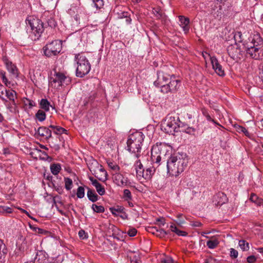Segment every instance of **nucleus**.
<instances>
[{
    "instance_id": "4",
    "label": "nucleus",
    "mask_w": 263,
    "mask_h": 263,
    "mask_svg": "<svg viewBox=\"0 0 263 263\" xmlns=\"http://www.w3.org/2000/svg\"><path fill=\"white\" fill-rule=\"evenodd\" d=\"M75 60L77 63L76 76L83 78L89 72L91 69V65L87 58L82 54L76 55Z\"/></svg>"
},
{
    "instance_id": "15",
    "label": "nucleus",
    "mask_w": 263,
    "mask_h": 263,
    "mask_svg": "<svg viewBox=\"0 0 263 263\" xmlns=\"http://www.w3.org/2000/svg\"><path fill=\"white\" fill-rule=\"evenodd\" d=\"M227 195L222 192H219L213 197V202L216 206H221L228 201Z\"/></svg>"
},
{
    "instance_id": "6",
    "label": "nucleus",
    "mask_w": 263,
    "mask_h": 263,
    "mask_svg": "<svg viewBox=\"0 0 263 263\" xmlns=\"http://www.w3.org/2000/svg\"><path fill=\"white\" fill-rule=\"evenodd\" d=\"M177 121H178V117H167L161 124V128L165 133L175 135V132H178V124Z\"/></svg>"
},
{
    "instance_id": "47",
    "label": "nucleus",
    "mask_w": 263,
    "mask_h": 263,
    "mask_svg": "<svg viewBox=\"0 0 263 263\" xmlns=\"http://www.w3.org/2000/svg\"><path fill=\"white\" fill-rule=\"evenodd\" d=\"M238 251L233 248L230 249V256L231 257L236 258L238 256Z\"/></svg>"
},
{
    "instance_id": "48",
    "label": "nucleus",
    "mask_w": 263,
    "mask_h": 263,
    "mask_svg": "<svg viewBox=\"0 0 263 263\" xmlns=\"http://www.w3.org/2000/svg\"><path fill=\"white\" fill-rule=\"evenodd\" d=\"M147 231L156 235L157 232V228L155 227H149L147 228Z\"/></svg>"
},
{
    "instance_id": "44",
    "label": "nucleus",
    "mask_w": 263,
    "mask_h": 263,
    "mask_svg": "<svg viewBox=\"0 0 263 263\" xmlns=\"http://www.w3.org/2000/svg\"><path fill=\"white\" fill-rule=\"evenodd\" d=\"M97 8H101L104 5L103 0H92Z\"/></svg>"
},
{
    "instance_id": "60",
    "label": "nucleus",
    "mask_w": 263,
    "mask_h": 263,
    "mask_svg": "<svg viewBox=\"0 0 263 263\" xmlns=\"http://www.w3.org/2000/svg\"><path fill=\"white\" fill-rule=\"evenodd\" d=\"M177 235L178 236H186L187 235V233L185 231L179 230Z\"/></svg>"
},
{
    "instance_id": "36",
    "label": "nucleus",
    "mask_w": 263,
    "mask_h": 263,
    "mask_svg": "<svg viewBox=\"0 0 263 263\" xmlns=\"http://www.w3.org/2000/svg\"><path fill=\"white\" fill-rule=\"evenodd\" d=\"M12 209L7 206H0V213L2 214L11 213Z\"/></svg>"
},
{
    "instance_id": "34",
    "label": "nucleus",
    "mask_w": 263,
    "mask_h": 263,
    "mask_svg": "<svg viewBox=\"0 0 263 263\" xmlns=\"http://www.w3.org/2000/svg\"><path fill=\"white\" fill-rule=\"evenodd\" d=\"M219 243L217 240H210L206 242V245L210 249H214L216 248Z\"/></svg>"
},
{
    "instance_id": "32",
    "label": "nucleus",
    "mask_w": 263,
    "mask_h": 263,
    "mask_svg": "<svg viewBox=\"0 0 263 263\" xmlns=\"http://www.w3.org/2000/svg\"><path fill=\"white\" fill-rule=\"evenodd\" d=\"M169 234H170V232L168 231H166L162 229H157V232H156V236H157V237H159L160 238H164L167 235H168Z\"/></svg>"
},
{
    "instance_id": "57",
    "label": "nucleus",
    "mask_w": 263,
    "mask_h": 263,
    "mask_svg": "<svg viewBox=\"0 0 263 263\" xmlns=\"http://www.w3.org/2000/svg\"><path fill=\"white\" fill-rule=\"evenodd\" d=\"M165 218L163 217L159 218L156 219V221L158 222H160V224L162 226H164L165 224Z\"/></svg>"
},
{
    "instance_id": "7",
    "label": "nucleus",
    "mask_w": 263,
    "mask_h": 263,
    "mask_svg": "<svg viewBox=\"0 0 263 263\" xmlns=\"http://www.w3.org/2000/svg\"><path fill=\"white\" fill-rule=\"evenodd\" d=\"M135 167L137 175L146 180L151 179L156 171L154 166L144 167L140 160L136 162Z\"/></svg>"
},
{
    "instance_id": "27",
    "label": "nucleus",
    "mask_w": 263,
    "mask_h": 263,
    "mask_svg": "<svg viewBox=\"0 0 263 263\" xmlns=\"http://www.w3.org/2000/svg\"><path fill=\"white\" fill-rule=\"evenodd\" d=\"M46 114L44 111L40 109L35 114L36 118L40 122L44 121L46 119Z\"/></svg>"
},
{
    "instance_id": "46",
    "label": "nucleus",
    "mask_w": 263,
    "mask_h": 263,
    "mask_svg": "<svg viewBox=\"0 0 263 263\" xmlns=\"http://www.w3.org/2000/svg\"><path fill=\"white\" fill-rule=\"evenodd\" d=\"M137 233V231L135 228H130L127 232V234L130 237H134V236H135L136 235Z\"/></svg>"
},
{
    "instance_id": "26",
    "label": "nucleus",
    "mask_w": 263,
    "mask_h": 263,
    "mask_svg": "<svg viewBox=\"0 0 263 263\" xmlns=\"http://www.w3.org/2000/svg\"><path fill=\"white\" fill-rule=\"evenodd\" d=\"M61 170V166L59 163H54L50 165L51 172L54 175H58Z\"/></svg>"
},
{
    "instance_id": "14",
    "label": "nucleus",
    "mask_w": 263,
    "mask_h": 263,
    "mask_svg": "<svg viewBox=\"0 0 263 263\" xmlns=\"http://www.w3.org/2000/svg\"><path fill=\"white\" fill-rule=\"evenodd\" d=\"M210 60L212 65L213 69L215 72L219 76L223 77L225 75L224 70L222 66L219 63L217 59L213 56L210 57Z\"/></svg>"
},
{
    "instance_id": "42",
    "label": "nucleus",
    "mask_w": 263,
    "mask_h": 263,
    "mask_svg": "<svg viewBox=\"0 0 263 263\" xmlns=\"http://www.w3.org/2000/svg\"><path fill=\"white\" fill-rule=\"evenodd\" d=\"M24 104L25 105H28L29 108H31L35 105V103L33 101L29 99H26V100L24 101Z\"/></svg>"
},
{
    "instance_id": "22",
    "label": "nucleus",
    "mask_w": 263,
    "mask_h": 263,
    "mask_svg": "<svg viewBox=\"0 0 263 263\" xmlns=\"http://www.w3.org/2000/svg\"><path fill=\"white\" fill-rule=\"evenodd\" d=\"M88 189V191L87 193V196L88 199L92 202H95L98 200L99 196L95 193L94 190H91L88 187H87Z\"/></svg>"
},
{
    "instance_id": "12",
    "label": "nucleus",
    "mask_w": 263,
    "mask_h": 263,
    "mask_svg": "<svg viewBox=\"0 0 263 263\" xmlns=\"http://www.w3.org/2000/svg\"><path fill=\"white\" fill-rule=\"evenodd\" d=\"M171 77L170 74L162 71H157V79L154 82V84L156 87H160L161 89L162 85H165V83L170 80Z\"/></svg>"
},
{
    "instance_id": "21",
    "label": "nucleus",
    "mask_w": 263,
    "mask_h": 263,
    "mask_svg": "<svg viewBox=\"0 0 263 263\" xmlns=\"http://www.w3.org/2000/svg\"><path fill=\"white\" fill-rule=\"evenodd\" d=\"M179 20L180 22V26L182 27L185 32L189 31L190 27L189 24L190 23V20L187 17H185L183 16H179Z\"/></svg>"
},
{
    "instance_id": "1",
    "label": "nucleus",
    "mask_w": 263,
    "mask_h": 263,
    "mask_svg": "<svg viewBox=\"0 0 263 263\" xmlns=\"http://www.w3.org/2000/svg\"><path fill=\"white\" fill-rule=\"evenodd\" d=\"M249 41L243 44L247 53L255 60H259L263 57V40L258 34L249 38Z\"/></svg>"
},
{
    "instance_id": "53",
    "label": "nucleus",
    "mask_w": 263,
    "mask_h": 263,
    "mask_svg": "<svg viewBox=\"0 0 263 263\" xmlns=\"http://www.w3.org/2000/svg\"><path fill=\"white\" fill-rule=\"evenodd\" d=\"M170 229L172 232L175 233L176 234H177L178 232L179 231V230H180L174 224L171 225Z\"/></svg>"
},
{
    "instance_id": "20",
    "label": "nucleus",
    "mask_w": 263,
    "mask_h": 263,
    "mask_svg": "<svg viewBox=\"0 0 263 263\" xmlns=\"http://www.w3.org/2000/svg\"><path fill=\"white\" fill-rule=\"evenodd\" d=\"M36 133L40 136L49 139L51 137V130L46 127H40Z\"/></svg>"
},
{
    "instance_id": "55",
    "label": "nucleus",
    "mask_w": 263,
    "mask_h": 263,
    "mask_svg": "<svg viewBox=\"0 0 263 263\" xmlns=\"http://www.w3.org/2000/svg\"><path fill=\"white\" fill-rule=\"evenodd\" d=\"M259 198L255 194H252L250 197V200L256 203Z\"/></svg>"
},
{
    "instance_id": "9",
    "label": "nucleus",
    "mask_w": 263,
    "mask_h": 263,
    "mask_svg": "<svg viewBox=\"0 0 263 263\" xmlns=\"http://www.w3.org/2000/svg\"><path fill=\"white\" fill-rule=\"evenodd\" d=\"M26 24L29 26L32 32L37 37L41 36L44 30L43 23L38 19L32 17L26 19Z\"/></svg>"
},
{
    "instance_id": "28",
    "label": "nucleus",
    "mask_w": 263,
    "mask_h": 263,
    "mask_svg": "<svg viewBox=\"0 0 263 263\" xmlns=\"http://www.w3.org/2000/svg\"><path fill=\"white\" fill-rule=\"evenodd\" d=\"M124 208L122 206H117V207H111L109 208V211L112 214L117 216V213H121L123 212Z\"/></svg>"
},
{
    "instance_id": "52",
    "label": "nucleus",
    "mask_w": 263,
    "mask_h": 263,
    "mask_svg": "<svg viewBox=\"0 0 263 263\" xmlns=\"http://www.w3.org/2000/svg\"><path fill=\"white\" fill-rule=\"evenodd\" d=\"M170 229L172 232L175 233L176 234H177L178 232L179 231V230H180L174 224L171 225Z\"/></svg>"
},
{
    "instance_id": "41",
    "label": "nucleus",
    "mask_w": 263,
    "mask_h": 263,
    "mask_svg": "<svg viewBox=\"0 0 263 263\" xmlns=\"http://www.w3.org/2000/svg\"><path fill=\"white\" fill-rule=\"evenodd\" d=\"M7 90L5 87L0 83V98L2 100H4V96L5 95Z\"/></svg>"
},
{
    "instance_id": "2",
    "label": "nucleus",
    "mask_w": 263,
    "mask_h": 263,
    "mask_svg": "<svg viewBox=\"0 0 263 263\" xmlns=\"http://www.w3.org/2000/svg\"><path fill=\"white\" fill-rule=\"evenodd\" d=\"M188 163L185 155H172L167 160V173L171 176H177L182 173Z\"/></svg>"
},
{
    "instance_id": "43",
    "label": "nucleus",
    "mask_w": 263,
    "mask_h": 263,
    "mask_svg": "<svg viewBox=\"0 0 263 263\" xmlns=\"http://www.w3.org/2000/svg\"><path fill=\"white\" fill-rule=\"evenodd\" d=\"M108 164L109 167L112 170L115 171L116 173L118 172L120 170L119 166L112 162H109L108 163Z\"/></svg>"
},
{
    "instance_id": "29",
    "label": "nucleus",
    "mask_w": 263,
    "mask_h": 263,
    "mask_svg": "<svg viewBox=\"0 0 263 263\" xmlns=\"http://www.w3.org/2000/svg\"><path fill=\"white\" fill-rule=\"evenodd\" d=\"M122 198L125 201L132 200L133 197L130 191L128 189L124 190Z\"/></svg>"
},
{
    "instance_id": "10",
    "label": "nucleus",
    "mask_w": 263,
    "mask_h": 263,
    "mask_svg": "<svg viewBox=\"0 0 263 263\" xmlns=\"http://www.w3.org/2000/svg\"><path fill=\"white\" fill-rule=\"evenodd\" d=\"M181 86V81L179 80L175 79L174 75L170 77V82L164 85H162L160 91L163 93L168 92L175 93Z\"/></svg>"
},
{
    "instance_id": "59",
    "label": "nucleus",
    "mask_w": 263,
    "mask_h": 263,
    "mask_svg": "<svg viewBox=\"0 0 263 263\" xmlns=\"http://www.w3.org/2000/svg\"><path fill=\"white\" fill-rule=\"evenodd\" d=\"M205 118L208 121H211L216 124L219 125L214 120L212 119L209 114L206 115Z\"/></svg>"
},
{
    "instance_id": "39",
    "label": "nucleus",
    "mask_w": 263,
    "mask_h": 263,
    "mask_svg": "<svg viewBox=\"0 0 263 263\" xmlns=\"http://www.w3.org/2000/svg\"><path fill=\"white\" fill-rule=\"evenodd\" d=\"M180 132L182 131V132H184L186 134L190 135H194L195 132L196 131L195 128L191 127H187L185 128H182V130H179Z\"/></svg>"
},
{
    "instance_id": "62",
    "label": "nucleus",
    "mask_w": 263,
    "mask_h": 263,
    "mask_svg": "<svg viewBox=\"0 0 263 263\" xmlns=\"http://www.w3.org/2000/svg\"><path fill=\"white\" fill-rule=\"evenodd\" d=\"M153 13L155 14L156 16L159 17L161 16V14L160 13L159 11L157 9H154Z\"/></svg>"
},
{
    "instance_id": "38",
    "label": "nucleus",
    "mask_w": 263,
    "mask_h": 263,
    "mask_svg": "<svg viewBox=\"0 0 263 263\" xmlns=\"http://www.w3.org/2000/svg\"><path fill=\"white\" fill-rule=\"evenodd\" d=\"M5 74L6 73L5 71L2 70L0 71V76L2 79L3 82L7 86H8L10 84V82L8 81Z\"/></svg>"
},
{
    "instance_id": "3",
    "label": "nucleus",
    "mask_w": 263,
    "mask_h": 263,
    "mask_svg": "<svg viewBox=\"0 0 263 263\" xmlns=\"http://www.w3.org/2000/svg\"><path fill=\"white\" fill-rule=\"evenodd\" d=\"M144 135L142 132H137L128 137L127 141V150L132 153H134L136 157L138 158L141 152V145L144 141Z\"/></svg>"
},
{
    "instance_id": "8",
    "label": "nucleus",
    "mask_w": 263,
    "mask_h": 263,
    "mask_svg": "<svg viewBox=\"0 0 263 263\" xmlns=\"http://www.w3.org/2000/svg\"><path fill=\"white\" fill-rule=\"evenodd\" d=\"M62 49V43L59 40L53 41L47 44L43 48L44 53L50 58L58 55Z\"/></svg>"
},
{
    "instance_id": "51",
    "label": "nucleus",
    "mask_w": 263,
    "mask_h": 263,
    "mask_svg": "<svg viewBox=\"0 0 263 263\" xmlns=\"http://www.w3.org/2000/svg\"><path fill=\"white\" fill-rule=\"evenodd\" d=\"M78 234L79 237L82 239L87 238L86 233H85V231L83 230H80Z\"/></svg>"
},
{
    "instance_id": "13",
    "label": "nucleus",
    "mask_w": 263,
    "mask_h": 263,
    "mask_svg": "<svg viewBox=\"0 0 263 263\" xmlns=\"http://www.w3.org/2000/svg\"><path fill=\"white\" fill-rule=\"evenodd\" d=\"M161 160L160 148L158 145L154 146L151 149L152 162L158 166Z\"/></svg>"
},
{
    "instance_id": "56",
    "label": "nucleus",
    "mask_w": 263,
    "mask_h": 263,
    "mask_svg": "<svg viewBox=\"0 0 263 263\" xmlns=\"http://www.w3.org/2000/svg\"><path fill=\"white\" fill-rule=\"evenodd\" d=\"M178 125L179 126H177V129L179 130V128H183L184 127L185 128V125L184 124V123L181 122L179 120V118H178V121H177L176 122Z\"/></svg>"
},
{
    "instance_id": "64",
    "label": "nucleus",
    "mask_w": 263,
    "mask_h": 263,
    "mask_svg": "<svg viewBox=\"0 0 263 263\" xmlns=\"http://www.w3.org/2000/svg\"><path fill=\"white\" fill-rule=\"evenodd\" d=\"M256 203L258 205H263V199L258 198Z\"/></svg>"
},
{
    "instance_id": "31",
    "label": "nucleus",
    "mask_w": 263,
    "mask_h": 263,
    "mask_svg": "<svg viewBox=\"0 0 263 263\" xmlns=\"http://www.w3.org/2000/svg\"><path fill=\"white\" fill-rule=\"evenodd\" d=\"M93 211L96 213H103L105 211L104 208L102 205H98L96 204H93L91 206Z\"/></svg>"
},
{
    "instance_id": "19",
    "label": "nucleus",
    "mask_w": 263,
    "mask_h": 263,
    "mask_svg": "<svg viewBox=\"0 0 263 263\" xmlns=\"http://www.w3.org/2000/svg\"><path fill=\"white\" fill-rule=\"evenodd\" d=\"M34 259L35 263H45L47 260V254L43 251H39L36 252Z\"/></svg>"
},
{
    "instance_id": "45",
    "label": "nucleus",
    "mask_w": 263,
    "mask_h": 263,
    "mask_svg": "<svg viewBox=\"0 0 263 263\" xmlns=\"http://www.w3.org/2000/svg\"><path fill=\"white\" fill-rule=\"evenodd\" d=\"M48 25L51 28H54L56 26L57 23L53 18H50L47 21Z\"/></svg>"
},
{
    "instance_id": "18",
    "label": "nucleus",
    "mask_w": 263,
    "mask_h": 263,
    "mask_svg": "<svg viewBox=\"0 0 263 263\" xmlns=\"http://www.w3.org/2000/svg\"><path fill=\"white\" fill-rule=\"evenodd\" d=\"M3 61L5 63L7 70L13 74H16L17 69L16 66L10 61L7 57H4L3 58Z\"/></svg>"
},
{
    "instance_id": "5",
    "label": "nucleus",
    "mask_w": 263,
    "mask_h": 263,
    "mask_svg": "<svg viewBox=\"0 0 263 263\" xmlns=\"http://www.w3.org/2000/svg\"><path fill=\"white\" fill-rule=\"evenodd\" d=\"M70 81V78L63 73L55 71L53 77L50 78L49 83L50 87L59 89L63 85H68Z\"/></svg>"
},
{
    "instance_id": "63",
    "label": "nucleus",
    "mask_w": 263,
    "mask_h": 263,
    "mask_svg": "<svg viewBox=\"0 0 263 263\" xmlns=\"http://www.w3.org/2000/svg\"><path fill=\"white\" fill-rule=\"evenodd\" d=\"M44 178L49 181H50L52 178V176H51L50 174H47V176L46 175V174H44Z\"/></svg>"
},
{
    "instance_id": "24",
    "label": "nucleus",
    "mask_w": 263,
    "mask_h": 263,
    "mask_svg": "<svg viewBox=\"0 0 263 263\" xmlns=\"http://www.w3.org/2000/svg\"><path fill=\"white\" fill-rule=\"evenodd\" d=\"M237 132L239 133H243L245 134L246 136L249 138H251L253 134L250 133L248 129H247L245 127L240 126V125H237L235 126Z\"/></svg>"
},
{
    "instance_id": "25",
    "label": "nucleus",
    "mask_w": 263,
    "mask_h": 263,
    "mask_svg": "<svg viewBox=\"0 0 263 263\" xmlns=\"http://www.w3.org/2000/svg\"><path fill=\"white\" fill-rule=\"evenodd\" d=\"M5 96H6L10 100L12 101L13 104H15L14 100L16 97V92L14 90H7Z\"/></svg>"
},
{
    "instance_id": "11",
    "label": "nucleus",
    "mask_w": 263,
    "mask_h": 263,
    "mask_svg": "<svg viewBox=\"0 0 263 263\" xmlns=\"http://www.w3.org/2000/svg\"><path fill=\"white\" fill-rule=\"evenodd\" d=\"M227 51L229 56L234 60H240L242 57L243 51L236 43L229 45Z\"/></svg>"
},
{
    "instance_id": "17",
    "label": "nucleus",
    "mask_w": 263,
    "mask_h": 263,
    "mask_svg": "<svg viewBox=\"0 0 263 263\" xmlns=\"http://www.w3.org/2000/svg\"><path fill=\"white\" fill-rule=\"evenodd\" d=\"M89 179L93 186L95 187L98 193L101 196L104 195L105 194V190L104 186L92 177H90Z\"/></svg>"
},
{
    "instance_id": "30",
    "label": "nucleus",
    "mask_w": 263,
    "mask_h": 263,
    "mask_svg": "<svg viewBox=\"0 0 263 263\" xmlns=\"http://www.w3.org/2000/svg\"><path fill=\"white\" fill-rule=\"evenodd\" d=\"M239 246L242 251H247L249 249V243L245 240L239 241Z\"/></svg>"
},
{
    "instance_id": "49",
    "label": "nucleus",
    "mask_w": 263,
    "mask_h": 263,
    "mask_svg": "<svg viewBox=\"0 0 263 263\" xmlns=\"http://www.w3.org/2000/svg\"><path fill=\"white\" fill-rule=\"evenodd\" d=\"M161 262L162 263H174V260L170 256H166L165 258L163 259Z\"/></svg>"
},
{
    "instance_id": "40",
    "label": "nucleus",
    "mask_w": 263,
    "mask_h": 263,
    "mask_svg": "<svg viewBox=\"0 0 263 263\" xmlns=\"http://www.w3.org/2000/svg\"><path fill=\"white\" fill-rule=\"evenodd\" d=\"M67 130L65 129V128L57 126V128L54 130H53V133L55 134H61L62 133H66L67 134Z\"/></svg>"
},
{
    "instance_id": "16",
    "label": "nucleus",
    "mask_w": 263,
    "mask_h": 263,
    "mask_svg": "<svg viewBox=\"0 0 263 263\" xmlns=\"http://www.w3.org/2000/svg\"><path fill=\"white\" fill-rule=\"evenodd\" d=\"M114 182L119 186H124L127 185L128 180L126 177L118 172H116L113 175Z\"/></svg>"
},
{
    "instance_id": "33",
    "label": "nucleus",
    "mask_w": 263,
    "mask_h": 263,
    "mask_svg": "<svg viewBox=\"0 0 263 263\" xmlns=\"http://www.w3.org/2000/svg\"><path fill=\"white\" fill-rule=\"evenodd\" d=\"M7 253V250L6 248L5 245L3 243V241L0 239V259L3 255L6 254Z\"/></svg>"
},
{
    "instance_id": "35",
    "label": "nucleus",
    "mask_w": 263,
    "mask_h": 263,
    "mask_svg": "<svg viewBox=\"0 0 263 263\" xmlns=\"http://www.w3.org/2000/svg\"><path fill=\"white\" fill-rule=\"evenodd\" d=\"M64 182L65 189L68 191L71 190L73 184L72 180L68 177L65 178Z\"/></svg>"
},
{
    "instance_id": "54",
    "label": "nucleus",
    "mask_w": 263,
    "mask_h": 263,
    "mask_svg": "<svg viewBox=\"0 0 263 263\" xmlns=\"http://www.w3.org/2000/svg\"><path fill=\"white\" fill-rule=\"evenodd\" d=\"M247 261L249 263H253L256 260V258L254 255H251L247 257Z\"/></svg>"
},
{
    "instance_id": "61",
    "label": "nucleus",
    "mask_w": 263,
    "mask_h": 263,
    "mask_svg": "<svg viewBox=\"0 0 263 263\" xmlns=\"http://www.w3.org/2000/svg\"><path fill=\"white\" fill-rule=\"evenodd\" d=\"M100 171L103 174V175H104V177H105L104 180H106L107 179V176L106 171L103 168H101L100 169Z\"/></svg>"
},
{
    "instance_id": "37",
    "label": "nucleus",
    "mask_w": 263,
    "mask_h": 263,
    "mask_svg": "<svg viewBox=\"0 0 263 263\" xmlns=\"http://www.w3.org/2000/svg\"><path fill=\"white\" fill-rule=\"evenodd\" d=\"M85 195V190L83 186H79L77 189V196L79 198H82Z\"/></svg>"
},
{
    "instance_id": "50",
    "label": "nucleus",
    "mask_w": 263,
    "mask_h": 263,
    "mask_svg": "<svg viewBox=\"0 0 263 263\" xmlns=\"http://www.w3.org/2000/svg\"><path fill=\"white\" fill-rule=\"evenodd\" d=\"M190 225L193 227H200L202 226V223L198 221H191Z\"/></svg>"
},
{
    "instance_id": "23",
    "label": "nucleus",
    "mask_w": 263,
    "mask_h": 263,
    "mask_svg": "<svg viewBox=\"0 0 263 263\" xmlns=\"http://www.w3.org/2000/svg\"><path fill=\"white\" fill-rule=\"evenodd\" d=\"M40 108L46 111L49 110L50 107H52L50 102L46 99H42L40 102Z\"/></svg>"
},
{
    "instance_id": "58",
    "label": "nucleus",
    "mask_w": 263,
    "mask_h": 263,
    "mask_svg": "<svg viewBox=\"0 0 263 263\" xmlns=\"http://www.w3.org/2000/svg\"><path fill=\"white\" fill-rule=\"evenodd\" d=\"M181 216H182V215H181V214H179V215H177V217L178 218V220L177 221V222L179 224H183V223H184V220L183 219H181Z\"/></svg>"
}]
</instances>
